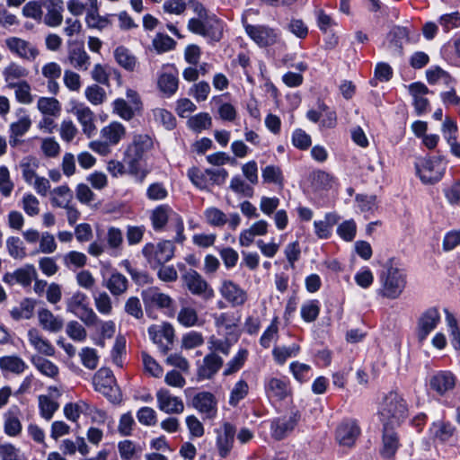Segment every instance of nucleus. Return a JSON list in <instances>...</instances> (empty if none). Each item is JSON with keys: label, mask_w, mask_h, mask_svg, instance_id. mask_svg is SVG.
<instances>
[{"label": "nucleus", "mask_w": 460, "mask_h": 460, "mask_svg": "<svg viewBox=\"0 0 460 460\" xmlns=\"http://www.w3.org/2000/svg\"><path fill=\"white\" fill-rule=\"evenodd\" d=\"M67 336L75 341H84L87 338L86 329L77 321H70L66 327Z\"/></svg>", "instance_id": "obj_55"}, {"label": "nucleus", "mask_w": 460, "mask_h": 460, "mask_svg": "<svg viewBox=\"0 0 460 460\" xmlns=\"http://www.w3.org/2000/svg\"><path fill=\"white\" fill-rule=\"evenodd\" d=\"M38 320L41 328L49 332H59L64 326L63 319L47 308L39 310Z\"/></svg>", "instance_id": "obj_32"}, {"label": "nucleus", "mask_w": 460, "mask_h": 460, "mask_svg": "<svg viewBox=\"0 0 460 460\" xmlns=\"http://www.w3.org/2000/svg\"><path fill=\"white\" fill-rule=\"evenodd\" d=\"M377 415L383 427L395 428L408 415L407 403L398 393L389 392L379 402Z\"/></svg>", "instance_id": "obj_2"}, {"label": "nucleus", "mask_w": 460, "mask_h": 460, "mask_svg": "<svg viewBox=\"0 0 460 460\" xmlns=\"http://www.w3.org/2000/svg\"><path fill=\"white\" fill-rule=\"evenodd\" d=\"M300 417L299 411L296 410L274 419L270 424L271 436L277 440L283 439L294 430Z\"/></svg>", "instance_id": "obj_9"}, {"label": "nucleus", "mask_w": 460, "mask_h": 460, "mask_svg": "<svg viewBox=\"0 0 460 460\" xmlns=\"http://www.w3.org/2000/svg\"><path fill=\"white\" fill-rule=\"evenodd\" d=\"M456 383V378L453 373L439 371L430 377L429 385L430 389L436 394L444 395L455 388Z\"/></svg>", "instance_id": "obj_22"}, {"label": "nucleus", "mask_w": 460, "mask_h": 460, "mask_svg": "<svg viewBox=\"0 0 460 460\" xmlns=\"http://www.w3.org/2000/svg\"><path fill=\"white\" fill-rule=\"evenodd\" d=\"M37 107L42 114L53 117L59 116L61 111L60 102L53 97H40L38 100Z\"/></svg>", "instance_id": "obj_45"}, {"label": "nucleus", "mask_w": 460, "mask_h": 460, "mask_svg": "<svg viewBox=\"0 0 460 460\" xmlns=\"http://www.w3.org/2000/svg\"><path fill=\"white\" fill-rule=\"evenodd\" d=\"M179 323L185 327H191L199 324L198 313L194 308L182 307L177 317Z\"/></svg>", "instance_id": "obj_57"}, {"label": "nucleus", "mask_w": 460, "mask_h": 460, "mask_svg": "<svg viewBox=\"0 0 460 460\" xmlns=\"http://www.w3.org/2000/svg\"><path fill=\"white\" fill-rule=\"evenodd\" d=\"M248 36L260 47H268L275 44L279 40L276 30L265 25L244 24Z\"/></svg>", "instance_id": "obj_16"}, {"label": "nucleus", "mask_w": 460, "mask_h": 460, "mask_svg": "<svg viewBox=\"0 0 460 460\" xmlns=\"http://www.w3.org/2000/svg\"><path fill=\"white\" fill-rule=\"evenodd\" d=\"M383 448L381 454L384 457H392L396 453L400 443L397 434L394 431V428L383 427Z\"/></svg>", "instance_id": "obj_37"}, {"label": "nucleus", "mask_w": 460, "mask_h": 460, "mask_svg": "<svg viewBox=\"0 0 460 460\" xmlns=\"http://www.w3.org/2000/svg\"><path fill=\"white\" fill-rule=\"evenodd\" d=\"M207 222L212 226H223L227 222L226 215L217 208L210 207L204 211Z\"/></svg>", "instance_id": "obj_54"}, {"label": "nucleus", "mask_w": 460, "mask_h": 460, "mask_svg": "<svg viewBox=\"0 0 460 460\" xmlns=\"http://www.w3.org/2000/svg\"><path fill=\"white\" fill-rule=\"evenodd\" d=\"M180 217L168 205L157 206L152 210L150 219L155 231L162 230L167 224L169 218Z\"/></svg>", "instance_id": "obj_33"}, {"label": "nucleus", "mask_w": 460, "mask_h": 460, "mask_svg": "<svg viewBox=\"0 0 460 460\" xmlns=\"http://www.w3.org/2000/svg\"><path fill=\"white\" fill-rule=\"evenodd\" d=\"M217 447L221 457H226L231 451L235 435L234 427L226 422L217 430Z\"/></svg>", "instance_id": "obj_25"}, {"label": "nucleus", "mask_w": 460, "mask_h": 460, "mask_svg": "<svg viewBox=\"0 0 460 460\" xmlns=\"http://www.w3.org/2000/svg\"><path fill=\"white\" fill-rule=\"evenodd\" d=\"M31 363L41 375L49 378L57 379L59 376L58 367L46 358L33 356L31 358Z\"/></svg>", "instance_id": "obj_38"}, {"label": "nucleus", "mask_w": 460, "mask_h": 460, "mask_svg": "<svg viewBox=\"0 0 460 460\" xmlns=\"http://www.w3.org/2000/svg\"><path fill=\"white\" fill-rule=\"evenodd\" d=\"M118 450L122 460L137 459L142 452V448L135 442L125 439L118 444Z\"/></svg>", "instance_id": "obj_46"}, {"label": "nucleus", "mask_w": 460, "mask_h": 460, "mask_svg": "<svg viewBox=\"0 0 460 460\" xmlns=\"http://www.w3.org/2000/svg\"><path fill=\"white\" fill-rule=\"evenodd\" d=\"M187 124L191 130L195 132H201L202 130L208 129L211 127L212 119L208 113L200 112L190 117Z\"/></svg>", "instance_id": "obj_50"}, {"label": "nucleus", "mask_w": 460, "mask_h": 460, "mask_svg": "<svg viewBox=\"0 0 460 460\" xmlns=\"http://www.w3.org/2000/svg\"><path fill=\"white\" fill-rule=\"evenodd\" d=\"M229 188L236 194H241L247 198L253 196V188L238 175L231 179Z\"/></svg>", "instance_id": "obj_61"}, {"label": "nucleus", "mask_w": 460, "mask_h": 460, "mask_svg": "<svg viewBox=\"0 0 460 460\" xmlns=\"http://www.w3.org/2000/svg\"><path fill=\"white\" fill-rule=\"evenodd\" d=\"M142 253L150 267L157 269L172 259L174 245L168 240H164L157 243H148L143 247Z\"/></svg>", "instance_id": "obj_5"}, {"label": "nucleus", "mask_w": 460, "mask_h": 460, "mask_svg": "<svg viewBox=\"0 0 460 460\" xmlns=\"http://www.w3.org/2000/svg\"><path fill=\"white\" fill-rule=\"evenodd\" d=\"M217 404L215 396L209 392H199L191 400L192 407L208 419H213L217 415Z\"/></svg>", "instance_id": "obj_21"}, {"label": "nucleus", "mask_w": 460, "mask_h": 460, "mask_svg": "<svg viewBox=\"0 0 460 460\" xmlns=\"http://www.w3.org/2000/svg\"><path fill=\"white\" fill-rule=\"evenodd\" d=\"M262 179L265 182L274 183L279 187H283L284 177L281 169L276 165H267L261 172Z\"/></svg>", "instance_id": "obj_51"}, {"label": "nucleus", "mask_w": 460, "mask_h": 460, "mask_svg": "<svg viewBox=\"0 0 460 460\" xmlns=\"http://www.w3.org/2000/svg\"><path fill=\"white\" fill-rule=\"evenodd\" d=\"M30 345L40 354L47 357L55 355V348L52 343L45 338L37 328H31L27 332Z\"/></svg>", "instance_id": "obj_26"}, {"label": "nucleus", "mask_w": 460, "mask_h": 460, "mask_svg": "<svg viewBox=\"0 0 460 460\" xmlns=\"http://www.w3.org/2000/svg\"><path fill=\"white\" fill-rule=\"evenodd\" d=\"M93 302L97 311L102 315H110L112 313V302L110 296L102 291L93 296Z\"/></svg>", "instance_id": "obj_59"}, {"label": "nucleus", "mask_w": 460, "mask_h": 460, "mask_svg": "<svg viewBox=\"0 0 460 460\" xmlns=\"http://www.w3.org/2000/svg\"><path fill=\"white\" fill-rule=\"evenodd\" d=\"M301 317L305 322L312 323L316 320L320 313V305L317 300H310L301 306Z\"/></svg>", "instance_id": "obj_60"}, {"label": "nucleus", "mask_w": 460, "mask_h": 460, "mask_svg": "<svg viewBox=\"0 0 460 460\" xmlns=\"http://www.w3.org/2000/svg\"><path fill=\"white\" fill-rule=\"evenodd\" d=\"M264 390L271 402H280L292 394L289 381L286 377L270 376L265 379Z\"/></svg>", "instance_id": "obj_11"}, {"label": "nucleus", "mask_w": 460, "mask_h": 460, "mask_svg": "<svg viewBox=\"0 0 460 460\" xmlns=\"http://www.w3.org/2000/svg\"><path fill=\"white\" fill-rule=\"evenodd\" d=\"M249 386L244 380H239L234 385L229 396V404L236 406L248 394Z\"/></svg>", "instance_id": "obj_63"}, {"label": "nucleus", "mask_w": 460, "mask_h": 460, "mask_svg": "<svg viewBox=\"0 0 460 460\" xmlns=\"http://www.w3.org/2000/svg\"><path fill=\"white\" fill-rule=\"evenodd\" d=\"M72 199L73 192L66 185L58 186L50 192V201L54 207L68 208Z\"/></svg>", "instance_id": "obj_40"}, {"label": "nucleus", "mask_w": 460, "mask_h": 460, "mask_svg": "<svg viewBox=\"0 0 460 460\" xmlns=\"http://www.w3.org/2000/svg\"><path fill=\"white\" fill-rule=\"evenodd\" d=\"M360 434V429L354 420H342L336 429V440L341 446L351 447Z\"/></svg>", "instance_id": "obj_18"}, {"label": "nucleus", "mask_w": 460, "mask_h": 460, "mask_svg": "<svg viewBox=\"0 0 460 460\" xmlns=\"http://www.w3.org/2000/svg\"><path fill=\"white\" fill-rule=\"evenodd\" d=\"M127 135L126 127L119 121H111L100 130V139L91 141L89 148L106 156L111 154V146H117Z\"/></svg>", "instance_id": "obj_3"}, {"label": "nucleus", "mask_w": 460, "mask_h": 460, "mask_svg": "<svg viewBox=\"0 0 460 460\" xmlns=\"http://www.w3.org/2000/svg\"><path fill=\"white\" fill-rule=\"evenodd\" d=\"M157 407L167 414H181L184 411L182 400L172 395L169 390L161 388L156 392Z\"/></svg>", "instance_id": "obj_19"}, {"label": "nucleus", "mask_w": 460, "mask_h": 460, "mask_svg": "<svg viewBox=\"0 0 460 460\" xmlns=\"http://www.w3.org/2000/svg\"><path fill=\"white\" fill-rule=\"evenodd\" d=\"M42 5L47 11L43 22L52 28L60 26L63 22V0H42Z\"/></svg>", "instance_id": "obj_23"}, {"label": "nucleus", "mask_w": 460, "mask_h": 460, "mask_svg": "<svg viewBox=\"0 0 460 460\" xmlns=\"http://www.w3.org/2000/svg\"><path fill=\"white\" fill-rule=\"evenodd\" d=\"M66 311L78 317L84 324L96 321V313L88 305L87 296L75 291L66 300Z\"/></svg>", "instance_id": "obj_7"}, {"label": "nucleus", "mask_w": 460, "mask_h": 460, "mask_svg": "<svg viewBox=\"0 0 460 460\" xmlns=\"http://www.w3.org/2000/svg\"><path fill=\"white\" fill-rule=\"evenodd\" d=\"M29 71L22 65L16 62H10L2 72L4 82L7 87L15 86L22 79L25 78Z\"/></svg>", "instance_id": "obj_34"}, {"label": "nucleus", "mask_w": 460, "mask_h": 460, "mask_svg": "<svg viewBox=\"0 0 460 460\" xmlns=\"http://www.w3.org/2000/svg\"><path fill=\"white\" fill-rule=\"evenodd\" d=\"M208 344L211 352H220L227 356L230 352L233 342H231L228 338H218L212 335L209 338Z\"/></svg>", "instance_id": "obj_58"}, {"label": "nucleus", "mask_w": 460, "mask_h": 460, "mask_svg": "<svg viewBox=\"0 0 460 460\" xmlns=\"http://www.w3.org/2000/svg\"><path fill=\"white\" fill-rule=\"evenodd\" d=\"M426 76L429 84H430L443 83L446 85H449L453 82L451 75L439 66H435L427 70Z\"/></svg>", "instance_id": "obj_53"}, {"label": "nucleus", "mask_w": 460, "mask_h": 460, "mask_svg": "<svg viewBox=\"0 0 460 460\" xmlns=\"http://www.w3.org/2000/svg\"><path fill=\"white\" fill-rule=\"evenodd\" d=\"M440 319L439 311L436 307H430L420 314L418 319L416 332L420 342H423L429 333L437 328Z\"/></svg>", "instance_id": "obj_15"}, {"label": "nucleus", "mask_w": 460, "mask_h": 460, "mask_svg": "<svg viewBox=\"0 0 460 460\" xmlns=\"http://www.w3.org/2000/svg\"><path fill=\"white\" fill-rule=\"evenodd\" d=\"M300 349V346L296 343L289 346H276L272 349V357L278 365L282 366L288 358L296 357Z\"/></svg>", "instance_id": "obj_42"}, {"label": "nucleus", "mask_w": 460, "mask_h": 460, "mask_svg": "<svg viewBox=\"0 0 460 460\" xmlns=\"http://www.w3.org/2000/svg\"><path fill=\"white\" fill-rule=\"evenodd\" d=\"M223 358L217 353L210 352L203 358L202 364L199 367L198 376L199 379L212 378L223 366Z\"/></svg>", "instance_id": "obj_28"}, {"label": "nucleus", "mask_w": 460, "mask_h": 460, "mask_svg": "<svg viewBox=\"0 0 460 460\" xmlns=\"http://www.w3.org/2000/svg\"><path fill=\"white\" fill-rule=\"evenodd\" d=\"M381 296L389 298H398L406 286V273L395 259L388 260L380 274Z\"/></svg>", "instance_id": "obj_1"}, {"label": "nucleus", "mask_w": 460, "mask_h": 460, "mask_svg": "<svg viewBox=\"0 0 460 460\" xmlns=\"http://www.w3.org/2000/svg\"><path fill=\"white\" fill-rule=\"evenodd\" d=\"M114 58L122 68L128 72H135L139 66L135 55L124 46H119L114 50Z\"/></svg>", "instance_id": "obj_36"}, {"label": "nucleus", "mask_w": 460, "mask_h": 460, "mask_svg": "<svg viewBox=\"0 0 460 460\" xmlns=\"http://www.w3.org/2000/svg\"><path fill=\"white\" fill-rule=\"evenodd\" d=\"M153 146L152 139L147 135L135 136L133 141L126 149L125 156L131 167L144 157V155Z\"/></svg>", "instance_id": "obj_12"}, {"label": "nucleus", "mask_w": 460, "mask_h": 460, "mask_svg": "<svg viewBox=\"0 0 460 460\" xmlns=\"http://www.w3.org/2000/svg\"><path fill=\"white\" fill-rule=\"evenodd\" d=\"M105 287L113 296H119L128 288V279L121 273L115 272L105 281Z\"/></svg>", "instance_id": "obj_44"}, {"label": "nucleus", "mask_w": 460, "mask_h": 460, "mask_svg": "<svg viewBox=\"0 0 460 460\" xmlns=\"http://www.w3.org/2000/svg\"><path fill=\"white\" fill-rule=\"evenodd\" d=\"M63 262L67 268H83L87 263V256L83 252L71 251L63 256Z\"/></svg>", "instance_id": "obj_64"}, {"label": "nucleus", "mask_w": 460, "mask_h": 460, "mask_svg": "<svg viewBox=\"0 0 460 460\" xmlns=\"http://www.w3.org/2000/svg\"><path fill=\"white\" fill-rule=\"evenodd\" d=\"M72 113L80 123L83 133L87 137H92L96 132L95 115L93 111L84 103H77L72 108Z\"/></svg>", "instance_id": "obj_20"}, {"label": "nucleus", "mask_w": 460, "mask_h": 460, "mask_svg": "<svg viewBox=\"0 0 460 460\" xmlns=\"http://www.w3.org/2000/svg\"><path fill=\"white\" fill-rule=\"evenodd\" d=\"M27 367L25 361L19 356L11 355L0 358V369L2 371L21 375Z\"/></svg>", "instance_id": "obj_39"}, {"label": "nucleus", "mask_w": 460, "mask_h": 460, "mask_svg": "<svg viewBox=\"0 0 460 460\" xmlns=\"http://www.w3.org/2000/svg\"><path fill=\"white\" fill-rule=\"evenodd\" d=\"M142 297L144 303L147 306L169 308L172 304V299L168 295L162 293L155 287H151L143 290Z\"/></svg>", "instance_id": "obj_30"}, {"label": "nucleus", "mask_w": 460, "mask_h": 460, "mask_svg": "<svg viewBox=\"0 0 460 460\" xmlns=\"http://www.w3.org/2000/svg\"><path fill=\"white\" fill-rule=\"evenodd\" d=\"M148 333L160 350L164 354L167 353L173 342L174 330L172 326L167 323L152 325L148 328Z\"/></svg>", "instance_id": "obj_14"}, {"label": "nucleus", "mask_w": 460, "mask_h": 460, "mask_svg": "<svg viewBox=\"0 0 460 460\" xmlns=\"http://www.w3.org/2000/svg\"><path fill=\"white\" fill-rule=\"evenodd\" d=\"M87 3L89 4V8L84 18L86 26L98 31L111 27L112 24L111 18L114 14L101 15L99 13L98 0H87Z\"/></svg>", "instance_id": "obj_17"}, {"label": "nucleus", "mask_w": 460, "mask_h": 460, "mask_svg": "<svg viewBox=\"0 0 460 460\" xmlns=\"http://www.w3.org/2000/svg\"><path fill=\"white\" fill-rule=\"evenodd\" d=\"M11 89H14V94L17 102L23 104H30L33 102L32 95L31 93V86L26 81H21L15 86H11Z\"/></svg>", "instance_id": "obj_62"}, {"label": "nucleus", "mask_w": 460, "mask_h": 460, "mask_svg": "<svg viewBox=\"0 0 460 460\" xmlns=\"http://www.w3.org/2000/svg\"><path fill=\"white\" fill-rule=\"evenodd\" d=\"M78 355L81 359V363L84 367L93 370L98 367L99 355L95 349L84 347Z\"/></svg>", "instance_id": "obj_52"}, {"label": "nucleus", "mask_w": 460, "mask_h": 460, "mask_svg": "<svg viewBox=\"0 0 460 460\" xmlns=\"http://www.w3.org/2000/svg\"><path fill=\"white\" fill-rule=\"evenodd\" d=\"M34 308V301L25 298L10 310V315L14 321L29 320L33 316Z\"/></svg>", "instance_id": "obj_41"}, {"label": "nucleus", "mask_w": 460, "mask_h": 460, "mask_svg": "<svg viewBox=\"0 0 460 460\" xmlns=\"http://www.w3.org/2000/svg\"><path fill=\"white\" fill-rule=\"evenodd\" d=\"M188 30L194 34L206 38L209 42H218L224 32V23L215 14L204 19H190Z\"/></svg>", "instance_id": "obj_4"}, {"label": "nucleus", "mask_w": 460, "mask_h": 460, "mask_svg": "<svg viewBox=\"0 0 460 460\" xmlns=\"http://www.w3.org/2000/svg\"><path fill=\"white\" fill-rule=\"evenodd\" d=\"M269 229V223L264 220L261 219L247 228L241 232L239 236V243L241 246L248 247L250 246L253 241L255 236H262L267 234Z\"/></svg>", "instance_id": "obj_31"}, {"label": "nucleus", "mask_w": 460, "mask_h": 460, "mask_svg": "<svg viewBox=\"0 0 460 460\" xmlns=\"http://www.w3.org/2000/svg\"><path fill=\"white\" fill-rule=\"evenodd\" d=\"M6 248L8 253L13 259H23L26 256L23 242L15 236H11L6 240Z\"/></svg>", "instance_id": "obj_56"}, {"label": "nucleus", "mask_w": 460, "mask_h": 460, "mask_svg": "<svg viewBox=\"0 0 460 460\" xmlns=\"http://www.w3.org/2000/svg\"><path fill=\"white\" fill-rule=\"evenodd\" d=\"M446 170V164L440 158L423 159L416 164V172L423 183L432 184L438 181Z\"/></svg>", "instance_id": "obj_8"}, {"label": "nucleus", "mask_w": 460, "mask_h": 460, "mask_svg": "<svg viewBox=\"0 0 460 460\" xmlns=\"http://www.w3.org/2000/svg\"><path fill=\"white\" fill-rule=\"evenodd\" d=\"M247 357L248 350L246 349H240L233 358L226 363L223 372L224 376H230L240 370L244 365Z\"/></svg>", "instance_id": "obj_49"}, {"label": "nucleus", "mask_w": 460, "mask_h": 460, "mask_svg": "<svg viewBox=\"0 0 460 460\" xmlns=\"http://www.w3.org/2000/svg\"><path fill=\"white\" fill-rule=\"evenodd\" d=\"M69 64L79 71H87L91 66V58L84 47H75L68 50Z\"/></svg>", "instance_id": "obj_35"}, {"label": "nucleus", "mask_w": 460, "mask_h": 460, "mask_svg": "<svg viewBox=\"0 0 460 460\" xmlns=\"http://www.w3.org/2000/svg\"><path fill=\"white\" fill-rule=\"evenodd\" d=\"M40 416L49 420L52 419L54 413L58 411L59 404L58 402L52 400L48 395H40L38 398Z\"/></svg>", "instance_id": "obj_48"}, {"label": "nucleus", "mask_w": 460, "mask_h": 460, "mask_svg": "<svg viewBox=\"0 0 460 460\" xmlns=\"http://www.w3.org/2000/svg\"><path fill=\"white\" fill-rule=\"evenodd\" d=\"M19 167L22 171L23 180L28 184H32L33 180L38 176L36 173V170L39 167L38 159L30 155L25 156L21 160Z\"/></svg>", "instance_id": "obj_43"}, {"label": "nucleus", "mask_w": 460, "mask_h": 460, "mask_svg": "<svg viewBox=\"0 0 460 460\" xmlns=\"http://www.w3.org/2000/svg\"><path fill=\"white\" fill-rule=\"evenodd\" d=\"M96 321L92 323H85L87 327H94L102 339H111L116 332L115 323L111 320L102 321L96 314Z\"/></svg>", "instance_id": "obj_47"}, {"label": "nucleus", "mask_w": 460, "mask_h": 460, "mask_svg": "<svg viewBox=\"0 0 460 460\" xmlns=\"http://www.w3.org/2000/svg\"><path fill=\"white\" fill-rule=\"evenodd\" d=\"M158 88L167 96L174 94L178 89V75L174 67L165 66L158 77Z\"/></svg>", "instance_id": "obj_27"}, {"label": "nucleus", "mask_w": 460, "mask_h": 460, "mask_svg": "<svg viewBox=\"0 0 460 460\" xmlns=\"http://www.w3.org/2000/svg\"><path fill=\"white\" fill-rule=\"evenodd\" d=\"M20 414V409L17 406H12L4 413V431L8 437H17L22 433Z\"/></svg>", "instance_id": "obj_29"}, {"label": "nucleus", "mask_w": 460, "mask_h": 460, "mask_svg": "<svg viewBox=\"0 0 460 460\" xmlns=\"http://www.w3.org/2000/svg\"><path fill=\"white\" fill-rule=\"evenodd\" d=\"M93 385L95 391L102 394L110 402H120L121 394L111 369L100 368L93 376Z\"/></svg>", "instance_id": "obj_6"}, {"label": "nucleus", "mask_w": 460, "mask_h": 460, "mask_svg": "<svg viewBox=\"0 0 460 460\" xmlns=\"http://www.w3.org/2000/svg\"><path fill=\"white\" fill-rule=\"evenodd\" d=\"M8 50L18 58L32 61L39 56V49L35 45L19 37H8L4 40Z\"/></svg>", "instance_id": "obj_13"}, {"label": "nucleus", "mask_w": 460, "mask_h": 460, "mask_svg": "<svg viewBox=\"0 0 460 460\" xmlns=\"http://www.w3.org/2000/svg\"><path fill=\"white\" fill-rule=\"evenodd\" d=\"M219 292L232 306L243 305L247 300L246 292L231 280H224Z\"/></svg>", "instance_id": "obj_24"}, {"label": "nucleus", "mask_w": 460, "mask_h": 460, "mask_svg": "<svg viewBox=\"0 0 460 460\" xmlns=\"http://www.w3.org/2000/svg\"><path fill=\"white\" fill-rule=\"evenodd\" d=\"M182 280L189 291L208 300L214 296V290L196 270H190L182 275Z\"/></svg>", "instance_id": "obj_10"}]
</instances>
